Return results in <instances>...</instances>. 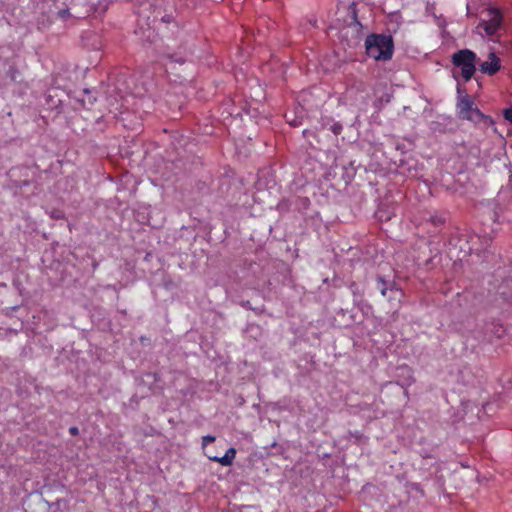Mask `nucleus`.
Listing matches in <instances>:
<instances>
[{
	"label": "nucleus",
	"instance_id": "obj_1",
	"mask_svg": "<svg viewBox=\"0 0 512 512\" xmlns=\"http://www.w3.org/2000/svg\"><path fill=\"white\" fill-rule=\"evenodd\" d=\"M477 60L476 53L467 48L453 53L451 57L453 78L456 81H458L459 78H462L464 82L470 81L477 70Z\"/></svg>",
	"mask_w": 512,
	"mask_h": 512
},
{
	"label": "nucleus",
	"instance_id": "obj_2",
	"mask_svg": "<svg viewBox=\"0 0 512 512\" xmlns=\"http://www.w3.org/2000/svg\"><path fill=\"white\" fill-rule=\"evenodd\" d=\"M366 53L377 61H388L394 53V41L391 35L370 34L365 40Z\"/></svg>",
	"mask_w": 512,
	"mask_h": 512
},
{
	"label": "nucleus",
	"instance_id": "obj_3",
	"mask_svg": "<svg viewBox=\"0 0 512 512\" xmlns=\"http://www.w3.org/2000/svg\"><path fill=\"white\" fill-rule=\"evenodd\" d=\"M458 98L456 109L458 117L473 123L484 122L485 125L492 123L491 118L484 115L476 106L473 98L466 92H462L460 87L457 88Z\"/></svg>",
	"mask_w": 512,
	"mask_h": 512
},
{
	"label": "nucleus",
	"instance_id": "obj_4",
	"mask_svg": "<svg viewBox=\"0 0 512 512\" xmlns=\"http://www.w3.org/2000/svg\"><path fill=\"white\" fill-rule=\"evenodd\" d=\"M377 288L383 296H386L387 291L390 290L394 294L393 299L398 300V302H401L404 296L403 291L395 282L387 283L381 276L377 277Z\"/></svg>",
	"mask_w": 512,
	"mask_h": 512
},
{
	"label": "nucleus",
	"instance_id": "obj_5",
	"mask_svg": "<svg viewBox=\"0 0 512 512\" xmlns=\"http://www.w3.org/2000/svg\"><path fill=\"white\" fill-rule=\"evenodd\" d=\"M501 68L500 58L495 53L489 54V60L484 61L479 65V69L483 74L489 76L495 75Z\"/></svg>",
	"mask_w": 512,
	"mask_h": 512
},
{
	"label": "nucleus",
	"instance_id": "obj_6",
	"mask_svg": "<svg viewBox=\"0 0 512 512\" xmlns=\"http://www.w3.org/2000/svg\"><path fill=\"white\" fill-rule=\"evenodd\" d=\"M502 24V14L499 10L494 9L491 11V18L490 20L485 24L484 30L487 35H494Z\"/></svg>",
	"mask_w": 512,
	"mask_h": 512
},
{
	"label": "nucleus",
	"instance_id": "obj_7",
	"mask_svg": "<svg viewBox=\"0 0 512 512\" xmlns=\"http://www.w3.org/2000/svg\"><path fill=\"white\" fill-rule=\"evenodd\" d=\"M207 457L210 459V460H213L215 462H218L220 463L221 465L223 466H229L232 464L234 458H235V455H236V450L234 448H230L226 451L225 455L222 456V457H218L216 455H211L209 453H206Z\"/></svg>",
	"mask_w": 512,
	"mask_h": 512
},
{
	"label": "nucleus",
	"instance_id": "obj_8",
	"mask_svg": "<svg viewBox=\"0 0 512 512\" xmlns=\"http://www.w3.org/2000/svg\"><path fill=\"white\" fill-rule=\"evenodd\" d=\"M429 221L435 227H440L441 225H443L445 223V218L442 215L435 214V215H431L430 216Z\"/></svg>",
	"mask_w": 512,
	"mask_h": 512
},
{
	"label": "nucleus",
	"instance_id": "obj_9",
	"mask_svg": "<svg viewBox=\"0 0 512 512\" xmlns=\"http://www.w3.org/2000/svg\"><path fill=\"white\" fill-rule=\"evenodd\" d=\"M504 119L512 124V108H507L503 112Z\"/></svg>",
	"mask_w": 512,
	"mask_h": 512
},
{
	"label": "nucleus",
	"instance_id": "obj_10",
	"mask_svg": "<svg viewBox=\"0 0 512 512\" xmlns=\"http://www.w3.org/2000/svg\"><path fill=\"white\" fill-rule=\"evenodd\" d=\"M215 440V437L211 435L204 436L202 439L203 447H206L208 444L212 443Z\"/></svg>",
	"mask_w": 512,
	"mask_h": 512
},
{
	"label": "nucleus",
	"instance_id": "obj_11",
	"mask_svg": "<svg viewBox=\"0 0 512 512\" xmlns=\"http://www.w3.org/2000/svg\"><path fill=\"white\" fill-rule=\"evenodd\" d=\"M176 62H179L180 64H183L184 63V60L182 59H174L173 57H170V62H169V66L167 69H173L174 68V63Z\"/></svg>",
	"mask_w": 512,
	"mask_h": 512
},
{
	"label": "nucleus",
	"instance_id": "obj_12",
	"mask_svg": "<svg viewBox=\"0 0 512 512\" xmlns=\"http://www.w3.org/2000/svg\"><path fill=\"white\" fill-rule=\"evenodd\" d=\"M70 432H71V434H77L78 429L76 427H72V428H70Z\"/></svg>",
	"mask_w": 512,
	"mask_h": 512
},
{
	"label": "nucleus",
	"instance_id": "obj_13",
	"mask_svg": "<svg viewBox=\"0 0 512 512\" xmlns=\"http://www.w3.org/2000/svg\"><path fill=\"white\" fill-rule=\"evenodd\" d=\"M337 130H338V127H335V129H334V133H338V131H337Z\"/></svg>",
	"mask_w": 512,
	"mask_h": 512
},
{
	"label": "nucleus",
	"instance_id": "obj_14",
	"mask_svg": "<svg viewBox=\"0 0 512 512\" xmlns=\"http://www.w3.org/2000/svg\"><path fill=\"white\" fill-rule=\"evenodd\" d=\"M337 130H338V127H335V129H334V133H338V131H337Z\"/></svg>",
	"mask_w": 512,
	"mask_h": 512
}]
</instances>
